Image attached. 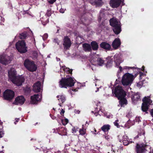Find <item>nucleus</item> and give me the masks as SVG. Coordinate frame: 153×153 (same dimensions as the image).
Segmentation results:
<instances>
[{
	"label": "nucleus",
	"instance_id": "nucleus-15",
	"mask_svg": "<svg viewBox=\"0 0 153 153\" xmlns=\"http://www.w3.org/2000/svg\"><path fill=\"white\" fill-rule=\"evenodd\" d=\"M121 1V0H111L110 4L112 7L117 8L120 5Z\"/></svg>",
	"mask_w": 153,
	"mask_h": 153
},
{
	"label": "nucleus",
	"instance_id": "nucleus-35",
	"mask_svg": "<svg viewBox=\"0 0 153 153\" xmlns=\"http://www.w3.org/2000/svg\"><path fill=\"white\" fill-rule=\"evenodd\" d=\"M124 68L125 69H134L136 68L134 67H130L128 66H125L124 67Z\"/></svg>",
	"mask_w": 153,
	"mask_h": 153
},
{
	"label": "nucleus",
	"instance_id": "nucleus-16",
	"mask_svg": "<svg viewBox=\"0 0 153 153\" xmlns=\"http://www.w3.org/2000/svg\"><path fill=\"white\" fill-rule=\"evenodd\" d=\"M121 45V42L119 38L115 39L112 43V46L114 49H117Z\"/></svg>",
	"mask_w": 153,
	"mask_h": 153
},
{
	"label": "nucleus",
	"instance_id": "nucleus-3",
	"mask_svg": "<svg viewBox=\"0 0 153 153\" xmlns=\"http://www.w3.org/2000/svg\"><path fill=\"white\" fill-rule=\"evenodd\" d=\"M110 25L113 27V30L116 34H119L121 32V28L120 22L116 19L113 18L110 20Z\"/></svg>",
	"mask_w": 153,
	"mask_h": 153
},
{
	"label": "nucleus",
	"instance_id": "nucleus-6",
	"mask_svg": "<svg viewBox=\"0 0 153 153\" xmlns=\"http://www.w3.org/2000/svg\"><path fill=\"white\" fill-rule=\"evenodd\" d=\"M24 64L25 67L30 71H35L37 69V67L33 61L27 59L25 60Z\"/></svg>",
	"mask_w": 153,
	"mask_h": 153
},
{
	"label": "nucleus",
	"instance_id": "nucleus-8",
	"mask_svg": "<svg viewBox=\"0 0 153 153\" xmlns=\"http://www.w3.org/2000/svg\"><path fill=\"white\" fill-rule=\"evenodd\" d=\"M143 103L141 107L142 110L143 111L146 112L148 109V106L152 102V101L149 97H145L143 100Z\"/></svg>",
	"mask_w": 153,
	"mask_h": 153
},
{
	"label": "nucleus",
	"instance_id": "nucleus-45",
	"mask_svg": "<svg viewBox=\"0 0 153 153\" xmlns=\"http://www.w3.org/2000/svg\"><path fill=\"white\" fill-rule=\"evenodd\" d=\"M150 112L151 116L153 117V108L150 111Z\"/></svg>",
	"mask_w": 153,
	"mask_h": 153
},
{
	"label": "nucleus",
	"instance_id": "nucleus-38",
	"mask_svg": "<svg viewBox=\"0 0 153 153\" xmlns=\"http://www.w3.org/2000/svg\"><path fill=\"white\" fill-rule=\"evenodd\" d=\"M45 15L47 16H49L51 15V12L49 10L47 11V13Z\"/></svg>",
	"mask_w": 153,
	"mask_h": 153
},
{
	"label": "nucleus",
	"instance_id": "nucleus-18",
	"mask_svg": "<svg viewBox=\"0 0 153 153\" xmlns=\"http://www.w3.org/2000/svg\"><path fill=\"white\" fill-rule=\"evenodd\" d=\"M25 101V98L22 96H19L15 99L16 103L17 105H22L24 102Z\"/></svg>",
	"mask_w": 153,
	"mask_h": 153
},
{
	"label": "nucleus",
	"instance_id": "nucleus-26",
	"mask_svg": "<svg viewBox=\"0 0 153 153\" xmlns=\"http://www.w3.org/2000/svg\"><path fill=\"white\" fill-rule=\"evenodd\" d=\"M101 129L104 132L108 131L110 129V126L109 125H105L101 128Z\"/></svg>",
	"mask_w": 153,
	"mask_h": 153
},
{
	"label": "nucleus",
	"instance_id": "nucleus-14",
	"mask_svg": "<svg viewBox=\"0 0 153 153\" xmlns=\"http://www.w3.org/2000/svg\"><path fill=\"white\" fill-rule=\"evenodd\" d=\"M41 98V95H39L38 94H34L31 97L30 103L33 104H36L37 102L40 101Z\"/></svg>",
	"mask_w": 153,
	"mask_h": 153
},
{
	"label": "nucleus",
	"instance_id": "nucleus-57",
	"mask_svg": "<svg viewBox=\"0 0 153 153\" xmlns=\"http://www.w3.org/2000/svg\"><path fill=\"white\" fill-rule=\"evenodd\" d=\"M102 14L101 13H100V15H101Z\"/></svg>",
	"mask_w": 153,
	"mask_h": 153
},
{
	"label": "nucleus",
	"instance_id": "nucleus-50",
	"mask_svg": "<svg viewBox=\"0 0 153 153\" xmlns=\"http://www.w3.org/2000/svg\"><path fill=\"white\" fill-rule=\"evenodd\" d=\"M72 90L74 91H77V89H73Z\"/></svg>",
	"mask_w": 153,
	"mask_h": 153
},
{
	"label": "nucleus",
	"instance_id": "nucleus-27",
	"mask_svg": "<svg viewBox=\"0 0 153 153\" xmlns=\"http://www.w3.org/2000/svg\"><path fill=\"white\" fill-rule=\"evenodd\" d=\"M83 125H82V128L79 129V132L80 134L81 135H84L86 133V129L83 127Z\"/></svg>",
	"mask_w": 153,
	"mask_h": 153
},
{
	"label": "nucleus",
	"instance_id": "nucleus-32",
	"mask_svg": "<svg viewBox=\"0 0 153 153\" xmlns=\"http://www.w3.org/2000/svg\"><path fill=\"white\" fill-rule=\"evenodd\" d=\"M129 143L128 140H123V143L124 145L127 146L129 144Z\"/></svg>",
	"mask_w": 153,
	"mask_h": 153
},
{
	"label": "nucleus",
	"instance_id": "nucleus-1",
	"mask_svg": "<svg viewBox=\"0 0 153 153\" xmlns=\"http://www.w3.org/2000/svg\"><path fill=\"white\" fill-rule=\"evenodd\" d=\"M112 91L113 95H115V96L120 100V104L121 106H124L127 104V102L125 98L126 94L121 86H118L115 88L114 92L113 90Z\"/></svg>",
	"mask_w": 153,
	"mask_h": 153
},
{
	"label": "nucleus",
	"instance_id": "nucleus-30",
	"mask_svg": "<svg viewBox=\"0 0 153 153\" xmlns=\"http://www.w3.org/2000/svg\"><path fill=\"white\" fill-rule=\"evenodd\" d=\"M145 134V132L144 131H142L141 133H140V134H139L138 135V137H139V136H141L142 137V138H145V136L144 134Z\"/></svg>",
	"mask_w": 153,
	"mask_h": 153
},
{
	"label": "nucleus",
	"instance_id": "nucleus-42",
	"mask_svg": "<svg viewBox=\"0 0 153 153\" xmlns=\"http://www.w3.org/2000/svg\"><path fill=\"white\" fill-rule=\"evenodd\" d=\"M142 85V83L141 82H139L137 84V86L139 88H141Z\"/></svg>",
	"mask_w": 153,
	"mask_h": 153
},
{
	"label": "nucleus",
	"instance_id": "nucleus-34",
	"mask_svg": "<svg viewBox=\"0 0 153 153\" xmlns=\"http://www.w3.org/2000/svg\"><path fill=\"white\" fill-rule=\"evenodd\" d=\"M118 120H117L114 122V123L115 126H116L117 127L119 128L120 127V126L118 123Z\"/></svg>",
	"mask_w": 153,
	"mask_h": 153
},
{
	"label": "nucleus",
	"instance_id": "nucleus-24",
	"mask_svg": "<svg viewBox=\"0 0 153 153\" xmlns=\"http://www.w3.org/2000/svg\"><path fill=\"white\" fill-rule=\"evenodd\" d=\"M140 98V96L139 94L136 93L132 96L131 99L133 102H135L138 100Z\"/></svg>",
	"mask_w": 153,
	"mask_h": 153
},
{
	"label": "nucleus",
	"instance_id": "nucleus-46",
	"mask_svg": "<svg viewBox=\"0 0 153 153\" xmlns=\"http://www.w3.org/2000/svg\"><path fill=\"white\" fill-rule=\"evenodd\" d=\"M61 129H62V130H63L64 131V133H66V129H65V128H61Z\"/></svg>",
	"mask_w": 153,
	"mask_h": 153
},
{
	"label": "nucleus",
	"instance_id": "nucleus-7",
	"mask_svg": "<svg viewBox=\"0 0 153 153\" xmlns=\"http://www.w3.org/2000/svg\"><path fill=\"white\" fill-rule=\"evenodd\" d=\"M16 48L21 53H25L27 51L25 43L23 40L19 41L16 44Z\"/></svg>",
	"mask_w": 153,
	"mask_h": 153
},
{
	"label": "nucleus",
	"instance_id": "nucleus-61",
	"mask_svg": "<svg viewBox=\"0 0 153 153\" xmlns=\"http://www.w3.org/2000/svg\"><path fill=\"white\" fill-rule=\"evenodd\" d=\"M91 4H94V3H91Z\"/></svg>",
	"mask_w": 153,
	"mask_h": 153
},
{
	"label": "nucleus",
	"instance_id": "nucleus-28",
	"mask_svg": "<svg viewBox=\"0 0 153 153\" xmlns=\"http://www.w3.org/2000/svg\"><path fill=\"white\" fill-rule=\"evenodd\" d=\"M27 36V32H25L20 34V37L21 39H24L26 38Z\"/></svg>",
	"mask_w": 153,
	"mask_h": 153
},
{
	"label": "nucleus",
	"instance_id": "nucleus-19",
	"mask_svg": "<svg viewBox=\"0 0 153 153\" xmlns=\"http://www.w3.org/2000/svg\"><path fill=\"white\" fill-rule=\"evenodd\" d=\"M100 47L105 49L109 50L111 48V45L108 43L105 42H103L100 44Z\"/></svg>",
	"mask_w": 153,
	"mask_h": 153
},
{
	"label": "nucleus",
	"instance_id": "nucleus-21",
	"mask_svg": "<svg viewBox=\"0 0 153 153\" xmlns=\"http://www.w3.org/2000/svg\"><path fill=\"white\" fill-rule=\"evenodd\" d=\"M83 50L85 51H90L91 48L90 45L88 44L85 43L82 45Z\"/></svg>",
	"mask_w": 153,
	"mask_h": 153
},
{
	"label": "nucleus",
	"instance_id": "nucleus-2",
	"mask_svg": "<svg viewBox=\"0 0 153 153\" xmlns=\"http://www.w3.org/2000/svg\"><path fill=\"white\" fill-rule=\"evenodd\" d=\"M8 74L10 79L16 85L20 86L24 82L25 79L23 76H16V71L14 68H11L8 71Z\"/></svg>",
	"mask_w": 153,
	"mask_h": 153
},
{
	"label": "nucleus",
	"instance_id": "nucleus-9",
	"mask_svg": "<svg viewBox=\"0 0 153 153\" xmlns=\"http://www.w3.org/2000/svg\"><path fill=\"white\" fill-rule=\"evenodd\" d=\"M148 148V146L145 144H137L136 150L137 153H145Z\"/></svg>",
	"mask_w": 153,
	"mask_h": 153
},
{
	"label": "nucleus",
	"instance_id": "nucleus-63",
	"mask_svg": "<svg viewBox=\"0 0 153 153\" xmlns=\"http://www.w3.org/2000/svg\"><path fill=\"white\" fill-rule=\"evenodd\" d=\"M1 153H2V152H1Z\"/></svg>",
	"mask_w": 153,
	"mask_h": 153
},
{
	"label": "nucleus",
	"instance_id": "nucleus-49",
	"mask_svg": "<svg viewBox=\"0 0 153 153\" xmlns=\"http://www.w3.org/2000/svg\"><path fill=\"white\" fill-rule=\"evenodd\" d=\"M64 11L65 10H63L62 9H60V13H64Z\"/></svg>",
	"mask_w": 153,
	"mask_h": 153
},
{
	"label": "nucleus",
	"instance_id": "nucleus-22",
	"mask_svg": "<svg viewBox=\"0 0 153 153\" xmlns=\"http://www.w3.org/2000/svg\"><path fill=\"white\" fill-rule=\"evenodd\" d=\"M91 44L93 50H98V45L97 42L95 41H93L91 42Z\"/></svg>",
	"mask_w": 153,
	"mask_h": 153
},
{
	"label": "nucleus",
	"instance_id": "nucleus-51",
	"mask_svg": "<svg viewBox=\"0 0 153 153\" xmlns=\"http://www.w3.org/2000/svg\"><path fill=\"white\" fill-rule=\"evenodd\" d=\"M90 61L91 63H92L93 64H94L93 62L94 61V60H91Z\"/></svg>",
	"mask_w": 153,
	"mask_h": 153
},
{
	"label": "nucleus",
	"instance_id": "nucleus-53",
	"mask_svg": "<svg viewBox=\"0 0 153 153\" xmlns=\"http://www.w3.org/2000/svg\"><path fill=\"white\" fill-rule=\"evenodd\" d=\"M150 153H153V149L150 152Z\"/></svg>",
	"mask_w": 153,
	"mask_h": 153
},
{
	"label": "nucleus",
	"instance_id": "nucleus-56",
	"mask_svg": "<svg viewBox=\"0 0 153 153\" xmlns=\"http://www.w3.org/2000/svg\"><path fill=\"white\" fill-rule=\"evenodd\" d=\"M95 131L96 132V130L95 129Z\"/></svg>",
	"mask_w": 153,
	"mask_h": 153
},
{
	"label": "nucleus",
	"instance_id": "nucleus-60",
	"mask_svg": "<svg viewBox=\"0 0 153 153\" xmlns=\"http://www.w3.org/2000/svg\"><path fill=\"white\" fill-rule=\"evenodd\" d=\"M92 70H93V68H92Z\"/></svg>",
	"mask_w": 153,
	"mask_h": 153
},
{
	"label": "nucleus",
	"instance_id": "nucleus-55",
	"mask_svg": "<svg viewBox=\"0 0 153 153\" xmlns=\"http://www.w3.org/2000/svg\"><path fill=\"white\" fill-rule=\"evenodd\" d=\"M53 131H53V132H55V129H53Z\"/></svg>",
	"mask_w": 153,
	"mask_h": 153
},
{
	"label": "nucleus",
	"instance_id": "nucleus-11",
	"mask_svg": "<svg viewBox=\"0 0 153 153\" xmlns=\"http://www.w3.org/2000/svg\"><path fill=\"white\" fill-rule=\"evenodd\" d=\"M114 62L115 63L116 66L117 67H119L120 71H121L122 68L121 66H119L120 64L123 61L121 56L119 54H115L114 56Z\"/></svg>",
	"mask_w": 153,
	"mask_h": 153
},
{
	"label": "nucleus",
	"instance_id": "nucleus-36",
	"mask_svg": "<svg viewBox=\"0 0 153 153\" xmlns=\"http://www.w3.org/2000/svg\"><path fill=\"white\" fill-rule=\"evenodd\" d=\"M4 133L2 131V129L0 128V138H1L3 136Z\"/></svg>",
	"mask_w": 153,
	"mask_h": 153
},
{
	"label": "nucleus",
	"instance_id": "nucleus-59",
	"mask_svg": "<svg viewBox=\"0 0 153 153\" xmlns=\"http://www.w3.org/2000/svg\"><path fill=\"white\" fill-rule=\"evenodd\" d=\"M152 120V121H153V120ZM152 124H153V123H152Z\"/></svg>",
	"mask_w": 153,
	"mask_h": 153
},
{
	"label": "nucleus",
	"instance_id": "nucleus-33",
	"mask_svg": "<svg viewBox=\"0 0 153 153\" xmlns=\"http://www.w3.org/2000/svg\"><path fill=\"white\" fill-rule=\"evenodd\" d=\"M104 116L108 118H112L113 117V115L111 114H104Z\"/></svg>",
	"mask_w": 153,
	"mask_h": 153
},
{
	"label": "nucleus",
	"instance_id": "nucleus-10",
	"mask_svg": "<svg viewBox=\"0 0 153 153\" xmlns=\"http://www.w3.org/2000/svg\"><path fill=\"white\" fill-rule=\"evenodd\" d=\"M14 96V92L10 90H7L4 93V97L6 100H12Z\"/></svg>",
	"mask_w": 153,
	"mask_h": 153
},
{
	"label": "nucleus",
	"instance_id": "nucleus-4",
	"mask_svg": "<svg viewBox=\"0 0 153 153\" xmlns=\"http://www.w3.org/2000/svg\"><path fill=\"white\" fill-rule=\"evenodd\" d=\"M59 86L61 88H66L67 87H71L74 85V80L71 77L67 79L62 78L59 81Z\"/></svg>",
	"mask_w": 153,
	"mask_h": 153
},
{
	"label": "nucleus",
	"instance_id": "nucleus-25",
	"mask_svg": "<svg viewBox=\"0 0 153 153\" xmlns=\"http://www.w3.org/2000/svg\"><path fill=\"white\" fill-rule=\"evenodd\" d=\"M61 69L63 70L65 73H66L67 74L72 73V70H70L69 68L65 67V66H62L61 68Z\"/></svg>",
	"mask_w": 153,
	"mask_h": 153
},
{
	"label": "nucleus",
	"instance_id": "nucleus-52",
	"mask_svg": "<svg viewBox=\"0 0 153 153\" xmlns=\"http://www.w3.org/2000/svg\"><path fill=\"white\" fill-rule=\"evenodd\" d=\"M56 59H57V61H59L60 60V59L59 58H56Z\"/></svg>",
	"mask_w": 153,
	"mask_h": 153
},
{
	"label": "nucleus",
	"instance_id": "nucleus-29",
	"mask_svg": "<svg viewBox=\"0 0 153 153\" xmlns=\"http://www.w3.org/2000/svg\"><path fill=\"white\" fill-rule=\"evenodd\" d=\"M68 122V120L67 119H65L64 120H62V123L63 125H65Z\"/></svg>",
	"mask_w": 153,
	"mask_h": 153
},
{
	"label": "nucleus",
	"instance_id": "nucleus-13",
	"mask_svg": "<svg viewBox=\"0 0 153 153\" xmlns=\"http://www.w3.org/2000/svg\"><path fill=\"white\" fill-rule=\"evenodd\" d=\"M71 42L70 39L68 36H65L63 39V45L65 49H68L71 45Z\"/></svg>",
	"mask_w": 153,
	"mask_h": 153
},
{
	"label": "nucleus",
	"instance_id": "nucleus-17",
	"mask_svg": "<svg viewBox=\"0 0 153 153\" xmlns=\"http://www.w3.org/2000/svg\"><path fill=\"white\" fill-rule=\"evenodd\" d=\"M33 90L35 92L40 91L41 90V85L40 82H37L33 85Z\"/></svg>",
	"mask_w": 153,
	"mask_h": 153
},
{
	"label": "nucleus",
	"instance_id": "nucleus-43",
	"mask_svg": "<svg viewBox=\"0 0 153 153\" xmlns=\"http://www.w3.org/2000/svg\"><path fill=\"white\" fill-rule=\"evenodd\" d=\"M104 137L106 140H107L108 141H109L110 139V138L108 135L104 136Z\"/></svg>",
	"mask_w": 153,
	"mask_h": 153
},
{
	"label": "nucleus",
	"instance_id": "nucleus-12",
	"mask_svg": "<svg viewBox=\"0 0 153 153\" xmlns=\"http://www.w3.org/2000/svg\"><path fill=\"white\" fill-rule=\"evenodd\" d=\"M10 58L7 55H3L0 56V62L4 65L7 64L10 62Z\"/></svg>",
	"mask_w": 153,
	"mask_h": 153
},
{
	"label": "nucleus",
	"instance_id": "nucleus-41",
	"mask_svg": "<svg viewBox=\"0 0 153 153\" xmlns=\"http://www.w3.org/2000/svg\"><path fill=\"white\" fill-rule=\"evenodd\" d=\"M135 120L136 122H139L140 121V117H136L135 119Z\"/></svg>",
	"mask_w": 153,
	"mask_h": 153
},
{
	"label": "nucleus",
	"instance_id": "nucleus-58",
	"mask_svg": "<svg viewBox=\"0 0 153 153\" xmlns=\"http://www.w3.org/2000/svg\"><path fill=\"white\" fill-rule=\"evenodd\" d=\"M111 58V57H108V59H109V58Z\"/></svg>",
	"mask_w": 153,
	"mask_h": 153
},
{
	"label": "nucleus",
	"instance_id": "nucleus-62",
	"mask_svg": "<svg viewBox=\"0 0 153 153\" xmlns=\"http://www.w3.org/2000/svg\"><path fill=\"white\" fill-rule=\"evenodd\" d=\"M92 113H93V111H92Z\"/></svg>",
	"mask_w": 153,
	"mask_h": 153
},
{
	"label": "nucleus",
	"instance_id": "nucleus-23",
	"mask_svg": "<svg viewBox=\"0 0 153 153\" xmlns=\"http://www.w3.org/2000/svg\"><path fill=\"white\" fill-rule=\"evenodd\" d=\"M95 60L97 61V64L100 66L102 65L104 63V61L102 59L100 58H96Z\"/></svg>",
	"mask_w": 153,
	"mask_h": 153
},
{
	"label": "nucleus",
	"instance_id": "nucleus-37",
	"mask_svg": "<svg viewBox=\"0 0 153 153\" xmlns=\"http://www.w3.org/2000/svg\"><path fill=\"white\" fill-rule=\"evenodd\" d=\"M48 37V35L47 33H45L44 34L43 37V39L45 40Z\"/></svg>",
	"mask_w": 153,
	"mask_h": 153
},
{
	"label": "nucleus",
	"instance_id": "nucleus-44",
	"mask_svg": "<svg viewBox=\"0 0 153 153\" xmlns=\"http://www.w3.org/2000/svg\"><path fill=\"white\" fill-rule=\"evenodd\" d=\"M123 140H128L127 137L126 135H124L123 137Z\"/></svg>",
	"mask_w": 153,
	"mask_h": 153
},
{
	"label": "nucleus",
	"instance_id": "nucleus-47",
	"mask_svg": "<svg viewBox=\"0 0 153 153\" xmlns=\"http://www.w3.org/2000/svg\"><path fill=\"white\" fill-rule=\"evenodd\" d=\"M16 122H14V123L16 124V122H18L19 121V119L18 118H16L15 119Z\"/></svg>",
	"mask_w": 153,
	"mask_h": 153
},
{
	"label": "nucleus",
	"instance_id": "nucleus-31",
	"mask_svg": "<svg viewBox=\"0 0 153 153\" xmlns=\"http://www.w3.org/2000/svg\"><path fill=\"white\" fill-rule=\"evenodd\" d=\"M78 127H74L72 128V133H75L76 132V131H78Z\"/></svg>",
	"mask_w": 153,
	"mask_h": 153
},
{
	"label": "nucleus",
	"instance_id": "nucleus-39",
	"mask_svg": "<svg viewBox=\"0 0 153 153\" xmlns=\"http://www.w3.org/2000/svg\"><path fill=\"white\" fill-rule=\"evenodd\" d=\"M54 42L55 43H57L58 45H59L60 41L58 40L57 39H55L54 40Z\"/></svg>",
	"mask_w": 153,
	"mask_h": 153
},
{
	"label": "nucleus",
	"instance_id": "nucleus-48",
	"mask_svg": "<svg viewBox=\"0 0 153 153\" xmlns=\"http://www.w3.org/2000/svg\"><path fill=\"white\" fill-rule=\"evenodd\" d=\"M65 112V111L63 109H62L61 111L60 112V114H63Z\"/></svg>",
	"mask_w": 153,
	"mask_h": 153
},
{
	"label": "nucleus",
	"instance_id": "nucleus-40",
	"mask_svg": "<svg viewBox=\"0 0 153 153\" xmlns=\"http://www.w3.org/2000/svg\"><path fill=\"white\" fill-rule=\"evenodd\" d=\"M56 1V0H49L48 1V2L51 4H53Z\"/></svg>",
	"mask_w": 153,
	"mask_h": 153
},
{
	"label": "nucleus",
	"instance_id": "nucleus-5",
	"mask_svg": "<svg viewBox=\"0 0 153 153\" xmlns=\"http://www.w3.org/2000/svg\"><path fill=\"white\" fill-rule=\"evenodd\" d=\"M133 75L128 73H126L122 77V83L124 86H128L132 83L134 79Z\"/></svg>",
	"mask_w": 153,
	"mask_h": 153
},
{
	"label": "nucleus",
	"instance_id": "nucleus-20",
	"mask_svg": "<svg viewBox=\"0 0 153 153\" xmlns=\"http://www.w3.org/2000/svg\"><path fill=\"white\" fill-rule=\"evenodd\" d=\"M57 98L60 102L59 104V105L61 106V104L63 103L65 100V96L62 94L58 95Z\"/></svg>",
	"mask_w": 153,
	"mask_h": 153
},
{
	"label": "nucleus",
	"instance_id": "nucleus-54",
	"mask_svg": "<svg viewBox=\"0 0 153 153\" xmlns=\"http://www.w3.org/2000/svg\"><path fill=\"white\" fill-rule=\"evenodd\" d=\"M62 135H66V134H62Z\"/></svg>",
	"mask_w": 153,
	"mask_h": 153
}]
</instances>
